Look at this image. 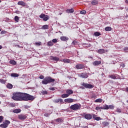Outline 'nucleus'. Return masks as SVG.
<instances>
[{
  "instance_id": "17",
  "label": "nucleus",
  "mask_w": 128,
  "mask_h": 128,
  "mask_svg": "<svg viewBox=\"0 0 128 128\" xmlns=\"http://www.w3.org/2000/svg\"><path fill=\"white\" fill-rule=\"evenodd\" d=\"M11 112H12L14 114H20L22 112L20 109H15L14 110H11Z\"/></svg>"
},
{
  "instance_id": "34",
  "label": "nucleus",
  "mask_w": 128,
  "mask_h": 128,
  "mask_svg": "<svg viewBox=\"0 0 128 128\" xmlns=\"http://www.w3.org/2000/svg\"><path fill=\"white\" fill-rule=\"evenodd\" d=\"M95 102H102V99L98 98L95 100Z\"/></svg>"
},
{
  "instance_id": "40",
  "label": "nucleus",
  "mask_w": 128,
  "mask_h": 128,
  "mask_svg": "<svg viewBox=\"0 0 128 128\" xmlns=\"http://www.w3.org/2000/svg\"><path fill=\"white\" fill-rule=\"evenodd\" d=\"M80 14H86V10H82L80 12Z\"/></svg>"
},
{
  "instance_id": "12",
  "label": "nucleus",
  "mask_w": 128,
  "mask_h": 128,
  "mask_svg": "<svg viewBox=\"0 0 128 128\" xmlns=\"http://www.w3.org/2000/svg\"><path fill=\"white\" fill-rule=\"evenodd\" d=\"M60 62H64V64H70L72 62L69 59H64L60 60Z\"/></svg>"
},
{
  "instance_id": "27",
  "label": "nucleus",
  "mask_w": 128,
  "mask_h": 128,
  "mask_svg": "<svg viewBox=\"0 0 128 128\" xmlns=\"http://www.w3.org/2000/svg\"><path fill=\"white\" fill-rule=\"evenodd\" d=\"M10 64H13L14 66H16V62L14 60H10Z\"/></svg>"
},
{
  "instance_id": "7",
  "label": "nucleus",
  "mask_w": 128,
  "mask_h": 128,
  "mask_svg": "<svg viewBox=\"0 0 128 128\" xmlns=\"http://www.w3.org/2000/svg\"><path fill=\"white\" fill-rule=\"evenodd\" d=\"M84 118L87 120H90L92 118V115L90 114H84Z\"/></svg>"
},
{
  "instance_id": "53",
  "label": "nucleus",
  "mask_w": 128,
  "mask_h": 128,
  "mask_svg": "<svg viewBox=\"0 0 128 128\" xmlns=\"http://www.w3.org/2000/svg\"><path fill=\"white\" fill-rule=\"evenodd\" d=\"M44 116H50V114H48V113H45L44 114Z\"/></svg>"
},
{
  "instance_id": "5",
  "label": "nucleus",
  "mask_w": 128,
  "mask_h": 128,
  "mask_svg": "<svg viewBox=\"0 0 128 128\" xmlns=\"http://www.w3.org/2000/svg\"><path fill=\"white\" fill-rule=\"evenodd\" d=\"M40 18H43V20H44V22H46V20L50 19V16L44 14H41L40 16Z\"/></svg>"
},
{
  "instance_id": "62",
  "label": "nucleus",
  "mask_w": 128,
  "mask_h": 128,
  "mask_svg": "<svg viewBox=\"0 0 128 128\" xmlns=\"http://www.w3.org/2000/svg\"><path fill=\"white\" fill-rule=\"evenodd\" d=\"M123 68H124V65H123V66H122Z\"/></svg>"
},
{
  "instance_id": "16",
  "label": "nucleus",
  "mask_w": 128,
  "mask_h": 128,
  "mask_svg": "<svg viewBox=\"0 0 128 128\" xmlns=\"http://www.w3.org/2000/svg\"><path fill=\"white\" fill-rule=\"evenodd\" d=\"M60 39L62 42H66V40H68V38L66 36H62L60 38Z\"/></svg>"
},
{
  "instance_id": "23",
  "label": "nucleus",
  "mask_w": 128,
  "mask_h": 128,
  "mask_svg": "<svg viewBox=\"0 0 128 128\" xmlns=\"http://www.w3.org/2000/svg\"><path fill=\"white\" fill-rule=\"evenodd\" d=\"M6 88H9L10 90H12V88H13V86H12V84L8 83V84H7L6 85Z\"/></svg>"
},
{
  "instance_id": "48",
  "label": "nucleus",
  "mask_w": 128,
  "mask_h": 128,
  "mask_svg": "<svg viewBox=\"0 0 128 128\" xmlns=\"http://www.w3.org/2000/svg\"><path fill=\"white\" fill-rule=\"evenodd\" d=\"M39 78H40V80H44V76L40 75L39 77Z\"/></svg>"
},
{
  "instance_id": "50",
  "label": "nucleus",
  "mask_w": 128,
  "mask_h": 128,
  "mask_svg": "<svg viewBox=\"0 0 128 128\" xmlns=\"http://www.w3.org/2000/svg\"><path fill=\"white\" fill-rule=\"evenodd\" d=\"M116 112H120H120H122V110H121L120 109L118 108L116 109Z\"/></svg>"
},
{
  "instance_id": "11",
  "label": "nucleus",
  "mask_w": 128,
  "mask_h": 128,
  "mask_svg": "<svg viewBox=\"0 0 128 128\" xmlns=\"http://www.w3.org/2000/svg\"><path fill=\"white\" fill-rule=\"evenodd\" d=\"M80 78H88V75L86 73H82L80 75Z\"/></svg>"
},
{
  "instance_id": "36",
  "label": "nucleus",
  "mask_w": 128,
  "mask_h": 128,
  "mask_svg": "<svg viewBox=\"0 0 128 128\" xmlns=\"http://www.w3.org/2000/svg\"><path fill=\"white\" fill-rule=\"evenodd\" d=\"M56 122H62L63 120H62V118H58L56 119Z\"/></svg>"
},
{
  "instance_id": "37",
  "label": "nucleus",
  "mask_w": 128,
  "mask_h": 128,
  "mask_svg": "<svg viewBox=\"0 0 128 128\" xmlns=\"http://www.w3.org/2000/svg\"><path fill=\"white\" fill-rule=\"evenodd\" d=\"M108 110H114V105H109L108 106Z\"/></svg>"
},
{
  "instance_id": "38",
  "label": "nucleus",
  "mask_w": 128,
  "mask_h": 128,
  "mask_svg": "<svg viewBox=\"0 0 128 128\" xmlns=\"http://www.w3.org/2000/svg\"><path fill=\"white\" fill-rule=\"evenodd\" d=\"M41 94H42L44 95V94H48V91L46 90H42L41 91Z\"/></svg>"
},
{
  "instance_id": "49",
  "label": "nucleus",
  "mask_w": 128,
  "mask_h": 128,
  "mask_svg": "<svg viewBox=\"0 0 128 128\" xmlns=\"http://www.w3.org/2000/svg\"><path fill=\"white\" fill-rule=\"evenodd\" d=\"M92 98H96V94H93L92 96Z\"/></svg>"
},
{
  "instance_id": "8",
  "label": "nucleus",
  "mask_w": 128,
  "mask_h": 128,
  "mask_svg": "<svg viewBox=\"0 0 128 128\" xmlns=\"http://www.w3.org/2000/svg\"><path fill=\"white\" fill-rule=\"evenodd\" d=\"M64 102H67L68 104L71 103V102H76V100L72 98H66L64 100Z\"/></svg>"
},
{
  "instance_id": "21",
  "label": "nucleus",
  "mask_w": 128,
  "mask_h": 128,
  "mask_svg": "<svg viewBox=\"0 0 128 128\" xmlns=\"http://www.w3.org/2000/svg\"><path fill=\"white\" fill-rule=\"evenodd\" d=\"M98 4V2L96 0H94L92 2V4L93 6H96Z\"/></svg>"
},
{
  "instance_id": "14",
  "label": "nucleus",
  "mask_w": 128,
  "mask_h": 128,
  "mask_svg": "<svg viewBox=\"0 0 128 128\" xmlns=\"http://www.w3.org/2000/svg\"><path fill=\"white\" fill-rule=\"evenodd\" d=\"M66 93L70 96V94H74V91L72 90L68 89L66 90Z\"/></svg>"
},
{
  "instance_id": "33",
  "label": "nucleus",
  "mask_w": 128,
  "mask_h": 128,
  "mask_svg": "<svg viewBox=\"0 0 128 128\" xmlns=\"http://www.w3.org/2000/svg\"><path fill=\"white\" fill-rule=\"evenodd\" d=\"M102 124L104 126H107L110 124V123H108V122H102Z\"/></svg>"
},
{
  "instance_id": "9",
  "label": "nucleus",
  "mask_w": 128,
  "mask_h": 128,
  "mask_svg": "<svg viewBox=\"0 0 128 128\" xmlns=\"http://www.w3.org/2000/svg\"><path fill=\"white\" fill-rule=\"evenodd\" d=\"M18 118H19V120H24L26 118V116L24 114H20L18 115Z\"/></svg>"
},
{
  "instance_id": "3",
  "label": "nucleus",
  "mask_w": 128,
  "mask_h": 128,
  "mask_svg": "<svg viewBox=\"0 0 128 128\" xmlns=\"http://www.w3.org/2000/svg\"><path fill=\"white\" fill-rule=\"evenodd\" d=\"M81 108L82 105L78 104H74L70 106V110H80Z\"/></svg>"
},
{
  "instance_id": "25",
  "label": "nucleus",
  "mask_w": 128,
  "mask_h": 128,
  "mask_svg": "<svg viewBox=\"0 0 128 128\" xmlns=\"http://www.w3.org/2000/svg\"><path fill=\"white\" fill-rule=\"evenodd\" d=\"M11 76L12 78H18V74L16 73H12L11 74Z\"/></svg>"
},
{
  "instance_id": "6",
  "label": "nucleus",
  "mask_w": 128,
  "mask_h": 128,
  "mask_svg": "<svg viewBox=\"0 0 128 128\" xmlns=\"http://www.w3.org/2000/svg\"><path fill=\"white\" fill-rule=\"evenodd\" d=\"M81 86H84V88H94V86L92 84H88L84 82L82 83Z\"/></svg>"
},
{
  "instance_id": "35",
  "label": "nucleus",
  "mask_w": 128,
  "mask_h": 128,
  "mask_svg": "<svg viewBox=\"0 0 128 128\" xmlns=\"http://www.w3.org/2000/svg\"><path fill=\"white\" fill-rule=\"evenodd\" d=\"M94 36H100V33L99 32H95L94 33Z\"/></svg>"
},
{
  "instance_id": "29",
  "label": "nucleus",
  "mask_w": 128,
  "mask_h": 128,
  "mask_svg": "<svg viewBox=\"0 0 128 128\" xmlns=\"http://www.w3.org/2000/svg\"><path fill=\"white\" fill-rule=\"evenodd\" d=\"M104 30H106V32H110V30H112V28L110 26H107L105 28Z\"/></svg>"
},
{
  "instance_id": "4",
  "label": "nucleus",
  "mask_w": 128,
  "mask_h": 128,
  "mask_svg": "<svg viewBox=\"0 0 128 128\" xmlns=\"http://www.w3.org/2000/svg\"><path fill=\"white\" fill-rule=\"evenodd\" d=\"M10 124V120H5L2 124H0V128H6L8 126V124Z\"/></svg>"
},
{
  "instance_id": "2",
  "label": "nucleus",
  "mask_w": 128,
  "mask_h": 128,
  "mask_svg": "<svg viewBox=\"0 0 128 128\" xmlns=\"http://www.w3.org/2000/svg\"><path fill=\"white\" fill-rule=\"evenodd\" d=\"M54 79L52 78L50 76L46 77L42 82V84H50V82H54Z\"/></svg>"
},
{
  "instance_id": "28",
  "label": "nucleus",
  "mask_w": 128,
  "mask_h": 128,
  "mask_svg": "<svg viewBox=\"0 0 128 128\" xmlns=\"http://www.w3.org/2000/svg\"><path fill=\"white\" fill-rule=\"evenodd\" d=\"M110 78H112L113 80H116V74L110 75Z\"/></svg>"
},
{
  "instance_id": "60",
  "label": "nucleus",
  "mask_w": 128,
  "mask_h": 128,
  "mask_svg": "<svg viewBox=\"0 0 128 128\" xmlns=\"http://www.w3.org/2000/svg\"><path fill=\"white\" fill-rule=\"evenodd\" d=\"M126 90L128 92V88H126Z\"/></svg>"
},
{
  "instance_id": "58",
  "label": "nucleus",
  "mask_w": 128,
  "mask_h": 128,
  "mask_svg": "<svg viewBox=\"0 0 128 128\" xmlns=\"http://www.w3.org/2000/svg\"><path fill=\"white\" fill-rule=\"evenodd\" d=\"M2 46L0 45V50H2Z\"/></svg>"
},
{
  "instance_id": "56",
  "label": "nucleus",
  "mask_w": 128,
  "mask_h": 128,
  "mask_svg": "<svg viewBox=\"0 0 128 128\" xmlns=\"http://www.w3.org/2000/svg\"><path fill=\"white\" fill-rule=\"evenodd\" d=\"M60 102H64V100L62 99H60Z\"/></svg>"
},
{
  "instance_id": "54",
  "label": "nucleus",
  "mask_w": 128,
  "mask_h": 128,
  "mask_svg": "<svg viewBox=\"0 0 128 128\" xmlns=\"http://www.w3.org/2000/svg\"><path fill=\"white\" fill-rule=\"evenodd\" d=\"M49 90H55V88H49Z\"/></svg>"
},
{
  "instance_id": "44",
  "label": "nucleus",
  "mask_w": 128,
  "mask_h": 128,
  "mask_svg": "<svg viewBox=\"0 0 128 128\" xmlns=\"http://www.w3.org/2000/svg\"><path fill=\"white\" fill-rule=\"evenodd\" d=\"M0 82L1 84H6V80L4 79H0Z\"/></svg>"
},
{
  "instance_id": "19",
  "label": "nucleus",
  "mask_w": 128,
  "mask_h": 128,
  "mask_svg": "<svg viewBox=\"0 0 128 128\" xmlns=\"http://www.w3.org/2000/svg\"><path fill=\"white\" fill-rule=\"evenodd\" d=\"M18 6H26V4L24 1H18Z\"/></svg>"
},
{
  "instance_id": "26",
  "label": "nucleus",
  "mask_w": 128,
  "mask_h": 128,
  "mask_svg": "<svg viewBox=\"0 0 128 128\" xmlns=\"http://www.w3.org/2000/svg\"><path fill=\"white\" fill-rule=\"evenodd\" d=\"M61 96L62 98H68L69 96H68V94L66 93V94H62Z\"/></svg>"
},
{
  "instance_id": "42",
  "label": "nucleus",
  "mask_w": 128,
  "mask_h": 128,
  "mask_svg": "<svg viewBox=\"0 0 128 128\" xmlns=\"http://www.w3.org/2000/svg\"><path fill=\"white\" fill-rule=\"evenodd\" d=\"M52 42L53 44H56V42H58V40H56V38H54L52 40Z\"/></svg>"
},
{
  "instance_id": "15",
  "label": "nucleus",
  "mask_w": 128,
  "mask_h": 128,
  "mask_svg": "<svg viewBox=\"0 0 128 128\" xmlns=\"http://www.w3.org/2000/svg\"><path fill=\"white\" fill-rule=\"evenodd\" d=\"M102 64V62L98 60H96L92 62L93 66H98L99 64Z\"/></svg>"
},
{
  "instance_id": "13",
  "label": "nucleus",
  "mask_w": 128,
  "mask_h": 128,
  "mask_svg": "<svg viewBox=\"0 0 128 128\" xmlns=\"http://www.w3.org/2000/svg\"><path fill=\"white\" fill-rule=\"evenodd\" d=\"M108 50H105L104 49H100L98 50V54H104V52H108Z\"/></svg>"
},
{
  "instance_id": "45",
  "label": "nucleus",
  "mask_w": 128,
  "mask_h": 128,
  "mask_svg": "<svg viewBox=\"0 0 128 128\" xmlns=\"http://www.w3.org/2000/svg\"><path fill=\"white\" fill-rule=\"evenodd\" d=\"M91 114L92 116V118H94V120H95L96 118V114Z\"/></svg>"
},
{
  "instance_id": "55",
  "label": "nucleus",
  "mask_w": 128,
  "mask_h": 128,
  "mask_svg": "<svg viewBox=\"0 0 128 128\" xmlns=\"http://www.w3.org/2000/svg\"><path fill=\"white\" fill-rule=\"evenodd\" d=\"M124 50H128V47H125L124 48Z\"/></svg>"
},
{
  "instance_id": "41",
  "label": "nucleus",
  "mask_w": 128,
  "mask_h": 128,
  "mask_svg": "<svg viewBox=\"0 0 128 128\" xmlns=\"http://www.w3.org/2000/svg\"><path fill=\"white\" fill-rule=\"evenodd\" d=\"M96 110H102V106L100 107V106H96L95 108Z\"/></svg>"
},
{
  "instance_id": "32",
  "label": "nucleus",
  "mask_w": 128,
  "mask_h": 128,
  "mask_svg": "<svg viewBox=\"0 0 128 128\" xmlns=\"http://www.w3.org/2000/svg\"><path fill=\"white\" fill-rule=\"evenodd\" d=\"M14 20L16 22H18V20H20V18L18 16H15Z\"/></svg>"
},
{
  "instance_id": "64",
  "label": "nucleus",
  "mask_w": 128,
  "mask_h": 128,
  "mask_svg": "<svg viewBox=\"0 0 128 128\" xmlns=\"http://www.w3.org/2000/svg\"><path fill=\"white\" fill-rule=\"evenodd\" d=\"M127 102L128 103V100H127Z\"/></svg>"
},
{
  "instance_id": "46",
  "label": "nucleus",
  "mask_w": 128,
  "mask_h": 128,
  "mask_svg": "<svg viewBox=\"0 0 128 128\" xmlns=\"http://www.w3.org/2000/svg\"><path fill=\"white\" fill-rule=\"evenodd\" d=\"M4 120V116H0V124L2 122V121Z\"/></svg>"
},
{
  "instance_id": "39",
  "label": "nucleus",
  "mask_w": 128,
  "mask_h": 128,
  "mask_svg": "<svg viewBox=\"0 0 128 128\" xmlns=\"http://www.w3.org/2000/svg\"><path fill=\"white\" fill-rule=\"evenodd\" d=\"M72 44H73L74 46H76V45L78 44V42L76 40H74L72 42Z\"/></svg>"
},
{
  "instance_id": "43",
  "label": "nucleus",
  "mask_w": 128,
  "mask_h": 128,
  "mask_svg": "<svg viewBox=\"0 0 128 128\" xmlns=\"http://www.w3.org/2000/svg\"><path fill=\"white\" fill-rule=\"evenodd\" d=\"M102 120V118L98 116H96V118H95V120Z\"/></svg>"
},
{
  "instance_id": "57",
  "label": "nucleus",
  "mask_w": 128,
  "mask_h": 128,
  "mask_svg": "<svg viewBox=\"0 0 128 128\" xmlns=\"http://www.w3.org/2000/svg\"><path fill=\"white\" fill-rule=\"evenodd\" d=\"M126 4H128V0H124Z\"/></svg>"
},
{
  "instance_id": "20",
  "label": "nucleus",
  "mask_w": 128,
  "mask_h": 128,
  "mask_svg": "<svg viewBox=\"0 0 128 128\" xmlns=\"http://www.w3.org/2000/svg\"><path fill=\"white\" fill-rule=\"evenodd\" d=\"M74 12V8H72L71 9H68L66 10V12L67 14H72Z\"/></svg>"
},
{
  "instance_id": "18",
  "label": "nucleus",
  "mask_w": 128,
  "mask_h": 128,
  "mask_svg": "<svg viewBox=\"0 0 128 128\" xmlns=\"http://www.w3.org/2000/svg\"><path fill=\"white\" fill-rule=\"evenodd\" d=\"M76 68L77 70H81L82 68H84V65L82 64H77L76 66Z\"/></svg>"
},
{
  "instance_id": "1",
  "label": "nucleus",
  "mask_w": 128,
  "mask_h": 128,
  "mask_svg": "<svg viewBox=\"0 0 128 128\" xmlns=\"http://www.w3.org/2000/svg\"><path fill=\"white\" fill-rule=\"evenodd\" d=\"M12 100H14L20 102H28V100H31V102H32V100H34L36 98H34V96L26 93L14 92L12 94Z\"/></svg>"
},
{
  "instance_id": "47",
  "label": "nucleus",
  "mask_w": 128,
  "mask_h": 128,
  "mask_svg": "<svg viewBox=\"0 0 128 128\" xmlns=\"http://www.w3.org/2000/svg\"><path fill=\"white\" fill-rule=\"evenodd\" d=\"M54 102L56 104H58V102H60V99H56L54 100Z\"/></svg>"
},
{
  "instance_id": "24",
  "label": "nucleus",
  "mask_w": 128,
  "mask_h": 128,
  "mask_svg": "<svg viewBox=\"0 0 128 128\" xmlns=\"http://www.w3.org/2000/svg\"><path fill=\"white\" fill-rule=\"evenodd\" d=\"M47 46H54V43L52 41H49L47 43Z\"/></svg>"
},
{
  "instance_id": "61",
  "label": "nucleus",
  "mask_w": 128,
  "mask_h": 128,
  "mask_svg": "<svg viewBox=\"0 0 128 128\" xmlns=\"http://www.w3.org/2000/svg\"><path fill=\"white\" fill-rule=\"evenodd\" d=\"M80 88H82V89H84V88H83V87H81Z\"/></svg>"
},
{
  "instance_id": "52",
  "label": "nucleus",
  "mask_w": 128,
  "mask_h": 128,
  "mask_svg": "<svg viewBox=\"0 0 128 128\" xmlns=\"http://www.w3.org/2000/svg\"><path fill=\"white\" fill-rule=\"evenodd\" d=\"M0 96L1 98H6V96L4 95V94H0Z\"/></svg>"
},
{
  "instance_id": "59",
  "label": "nucleus",
  "mask_w": 128,
  "mask_h": 128,
  "mask_svg": "<svg viewBox=\"0 0 128 128\" xmlns=\"http://www.w3.org/2000/svg\"><path fill=\"white\" fill-rule=\"evenodd\" d=\"M18 12H18V11H16V14H18Z\"/></svg>"
},
{
  "instance_id": "10",
  "label": "nucleus",
  "mask_w": 128,
  "mask_h": 128,
  "mask_svg": "<svg viewBox=\"0 0 128 128\" xmlns=\"http://www.w3.org/2000/svg\"><path fill=\"white\" fill-rule=\"evenodd\" d=\"M50 60H54V62H58L60 60V58L58 57L52 56L50 57Z\"/></svg>"
},
{
  "instance_id": "51",
  "label": "nucleus",
  "mask_w": 128,
  "mask_h": 128,
  "mask_svg": "<svg viewBox=\"0 0 128 128\" xmlns=\"http://www.w3.org/2000/svg\"><path fill=\"white\" fill-rule=\"evenodd\" d=\"M6 34V32L5 30H3L0 32L1 34Z\"/></svg>"
},
{
  "instance_id": "30",
  "label": "nucleus",
  "mask_w": 128,
  "mask_h": 128,
  "mask_svg": "<svg viewBox=\"0 0 128 128\" xmlns=\"http://www.w3.org/2000/svg\"><path fill=\"white\" fill-rule=\"evenodd\" d=\"M102 110H108V105L105 104L103 106H102Z\"/></svg>"
},
{
  "instance_id": "22",
  "label": "nucleus",
  "mask_w": 128,
  "mask_h": 128,
  "mask_svg": "<svg viewBox=\"0 0 128 128\" xmlns=\"http://www.w3.org/2000/svg\"><path fill=\"white\" fill-rule=\"evenodd\" d=\"M48 25L46 24L42 26V30H48Z\"/></svg>"
},
{
  "instance_id": "31",
  "label": "nucleus",
  "mask_w": 128,
  "mask_h": 128,
  "mask_svg": "<svg viewBox=\"0 0 128 128\" xmlns=\"http://www.w3.org/2000/svg\"><path fill=\"white\" fill-rule=\"evenodd\" d=\"M34 44L36 46H42V42H36Z\"/></svg>"
},
{
  "instance_id": "63",
  "label": "nucleus",
  "mask_w": 128,
  "mask_h": 128,
  "mask_svg": "<svg viewBox=\"0 0 128 128\" xmlns=\"http://www.w3.org/2000/svg\"><path fill=\"white\" fill-rule=\"evenodd\" d=\"M90 58H92V57H90Z\"/></svg>"
}]
</instances>
